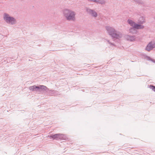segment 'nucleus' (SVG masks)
Segmentation results:
<instances>
[{
	"instance_id": "f257e3e1",
	"label": "nucleus",
	"mask_w": 155,
	"mask_h": 155,
	"mask_svg": "<svg viewBox=\"0 0 155 155\" xmlns=\"http://www.w3.org/2000/svg\"><path fill=\"white\" fill-rule=\"evenodd\" d=\"M106 29L108 34L113 39H119L121 37L122 34L121 33L115 30L113 28L109 26H106Z\"/></svg>"
},
{
	"instance_id": "f03ea898",
	"label": "nucleus",
	"mask_w": 155,
	"mask_h": 155,
	"mask_svg": "<svg viewBox=\"0 0 155 155\" xmlns=\"http://www.w3.org/2000/svg\"><path fill=\"white\" fill-rule=\"evenodd\" d=\"M64 16L66 19L69 21H74L75 20V13L68 9H65L63 11Z\"/></svg>"
},
{
	"instance_id": "7ed1b4c3",
	"label": "nucleus",
	"mask_w": 155,
	"mask_h": 155,
	"mask_svg": "<svg viewBox=\"0 0 155 155\" xmlns=\"http://www.w3.org/2000/svg\"><path fill=\"white\" fill-rule=\"evenodd\" d=\"M29 89L32 91L41 92L43 91L46 93H48L49 91L48 89L46 86L44 85H39L37 86L34 85L29 87Z\"/></svg>"
},
{
	"instance_id": "20e7f679",
	"label": "nucleus",
	"mask_w": 155,
	"mask_h": 155,
	"mask_svg": "<svg viewBox=\"0 0 155 155\" xmlns=\"http://www.w3.org/2000/svg\"><path fill=\"white\" fill-rule=\"evenodd\" d=\"M4 19L7 23L11 25H14L16 22V19L13 17L9 16V15L6 13L4 14Z\"/></svg>"
},
{
	"instance_id": "39448f33",
	"label": "nucleus",
	"mask_w": 155,
	"mask_h": 155,
	"mask_svg": "<svg viewBox=\"0 0 155 155\" xmlns=\"http://www.w3.org/2000/svg\"><path fill=\"white\" fill-rule=\"evenodd\" d=\"M50 138L52 139L53 140H62L64 139L65 136L64 135L60 134L51 135L48 136Z\"/></svg>"
},
{
	"instance_id": "423d86ee",
	"label": "nucleus",
	"mask_w": 155,
	"mask_h": 155,
	"mask_svg": "<svg viewBox=\"0 0 155 155\" xmlns=\"http://www.w3.org/2000/svg\"><path fill=\"white\" fill-rule=\"evenodd\" d=\"M86 11L88 14H89L92 17H93L94 18H96L97 16V14L94 10L89 8H87L86 9Z\"/></svg>"
},
{
	"instance_id": "0eeeda50",
	"label": "nucleus",
	"mask_w": 155,
	"mask_h": 155,
	"mask_svg": "<svg viewBox=\"0 0 155 155\" xmlns=\"http://www.w3.org/2000/svg\"><path fill=\"white\" fill-rule=\"evenodd\" d=\"M125 38L127 41H135L136 39V37L134 36L129 35H125Z\"/></svg>"
},
{
	"instance_id": "6e6552de",
	"label": "nucleus",
	"mask_w": 155,
	"mask_h": 155,
	"mask_svg": "<svg viewBox=\"0 0 155 155\" xmlns=\"http://www.w3.org/2000/svg\"><path fill=\"white\" fill-rule=\"evenodd\" d=\"M134 27L136 29H142L144 28V26L141 24H135Z\"/></svg>"
},
{
	"instance_id": "1a4fd4ad",
	"label": "nucleus",
	"mask_w": 155,
	"mask_h": 155,
	"mask_svg": "<svg viewBox=\"0 0 155 155\" xmlns=\"http://www.w3.org/2000/svg\"><path fill=\"white\" fill-rule=\"evenodd\" d=\"M151 44V42H150L147 45L145 48V50H146L148 51H149L153 48V46H152Z\"/></svg>"
},
{
	"instance_id": "9d476101",
	"label": "nucleus",
	"mask_w": 155,
	"mask_h": 155,
	"mask_svg": "<svg viewBox=\"0 0 155 155\" xmlns=\"http://www.w3.org/2000/svg\"><path fill=\"white\" fill-rule=\"evenodd\" d=\"M145 18L143 17H141L138 21V23L139 24H143L145 22Z\"/></svg>"
},
{
	"instance_id": "9b49d317",
	"label": "nucleus",
	"mask_w": 155,
	"mask_h": 155,
	"mask_svg": "<svg viewBox=\"0 0 155 155\" xmlns=\"http://www.w3.org/2000/svg\"><path fill=\"white\" fill-rule=\"evenodd\" d=\"M127 22L132 26H133L134 25V24H136L134 21L130 19L127 20Z\"/></svg>"
},
{
	"instance_id": "f8f14e48",
	"label": "nucleus",
	"mask_w": 155,
	"mask_h": 155,
	"mask_svg": "<svg viewBox=\"0 0 155 155\" xmlns=\"http://www.w3.org/2000/svg\"><path fill=\"white\" fill-rule=\"evenodd\" d=\"M130 28L129 29V32L130 33H134L135 31V28L134 27V26Z\"/></svg>"
},
{
	"instance_id": "ddd939ff",
	"label": "nucleus",
	"mask_w": 155,
	"mask_h": 155,
	"mask_svg": "<svg viewBox=\"0 0 155 155\" xmlns=\"http://www.w3.org/2000/svg\"><path fill=\"white\" fill-rule=\"evenodd\" d=\"M97 3L101 4H105V2L104 0H97Z\"/></svg>"
},
{
	"instance_id": "4468645a",
	"label": "nucleus",
	"mask_w": 155,
	"mask_h": 155,
	"mask_svg": "<svg viewBox=\"0 0 155 155\" xmlns=\"http://www.w3.org/2000/svg\"><path fill=\"white\" fill-rule=\"evenodd\" d=\"M149 87L151 89H152L153 91L155 92V86L152 85H150L149 86Z\"/></svg>"
},
{
	"instance_id": "2eb2a0df",
	"label": "nucleus",
	"mask_w": 155,
	"mask_h": 155,
	"mask_svg": "<svg viewBox=\"0 0 155 155\" xmlns=\"http://www.w3.org/2000/svg\"><path fill=\"white\" fill-rule=\"evenodd\" d=\"M135 2L137 3L140 4H142L143 3V1L141 0H134Z\"/></svg>"
},
{
	"instance_id": "dca6fc26",
	"label": "nucleus",
	"mask_w": 155,
	"mask_h": 155,
	"mask_svg": "<svg viewBox=\"0 0 155 155\" xmlns=\"http://www.w3.org/2000/svg\"><path fill=\"white\" fill-rule=\"evenodd\" d=\"M147 58L148 60L154 63H155V61L153 59L151 58L149 56H147Z\"/></svg>"
},
{
	"instance_id": "f3484780",
	"label": "nucleus",
	"mask_w": 155,
	"mask_h": 155,
	"mask_svg": "<svg viewBox=\"0 0 155 155\" xmlns=\"http://www.w3.org/2000/svg\"><path fill=\"white\" fill-rule=\"evenodd\" d=\"M150 42L151 43V44L153 48H155V41L151 42Z\"/></svg>"
},
{
	"instance_id": "a211bd4d",
	"label": "nucleus",
	"mask_w": 155,
	"mask_h": 155,
	"mask_svg": "<svg viewBox=\"0 0 155 155\" xmlns=\"http://www.w3.org/2000/svg\"><path fill=\"white\" fill-rule=\"evenodd\" d=\"M107 42L109 43V44H110V45H112V46H114V44H113L109 40H107Z\"/></svg>"
},
{
	"instance_id": "6ab92c4d",
	"label": "nucleus",
	"mask_w": 155,
	"mask_h": 155,
	"mask_svg": "<svg viewBox=\"0 0 155 155\" xmlns=\"http://www.w3.org/2000/svg\"><path fill=\"white\" fill-rule=\"evenodd\" d=\"M91 1L96 3H97V0H91Z\"/></svg>"
}]
</instances>
